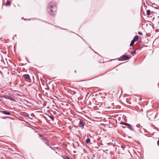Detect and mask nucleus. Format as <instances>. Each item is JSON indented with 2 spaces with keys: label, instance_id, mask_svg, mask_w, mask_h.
<instances>
[{
  "label": "nucleus",
  "instance_id": "7ed1b4c3",
  "mask_svg": "<svg viewBox=\"0 0 159 159\" xmlns=\"http://www.w3.org/2000/svg\"><path fill=\"white\" fill-rule=\"evenodd\" d=\"M23 77L25 80L28 82H30L31 81V79L29 75L28 74L24 75Z\"/></svg>",
  "mask_w": 159,
  "mask_h": 159
},
{
  "label": "nucleus",
  "instance_id": "412c9836",
  "mask_svg": "<svg viewBox=\"0 0 159 159\" xmlns=\"http://www.w3.org/2000/svg\"><path fill=\"white\" fill-rule=\"evenodd\" d=\"M139 124H137V125H136V127H139Z\"/></svg>",
  "mask_w": 159,
  "mask_h": 159
},
{
  "label": "nucleus",
  "instance_id": "f257e3e1",
  "mask_svg": "<svg viewBox=\"0 0 159 159\" xmlns=\"http://www.w3.org/2000/svg\"><path fill=\"white\" fill-rule=\"evenodd\" d=\"M57 3L55 2H52L48 4L47 11L49 14L51 16L54 15L57 11Z\"/></svg>",
  "mask_w": 159,
  "mask_h": 159
},
{
  "label": "nucleus",
  "instance_id": "4468645a",
  "mask_svg": "<svg viewBox=\"0 0 159 159\" xmlns=\"http://www.w3.org/2000/svg\"><path fill=\"white\" fill-rule=\"evenodd\" d=\"M150 10H147V14L148 15H150Z\"/></svg>",
  "mask_w": 159,
  "mask_h": 159
},
{
  "label": "nucleus",
  "instance_id": "0eeeda50",
  "mask_svg": "<svg viewBox=\"0 0 159 159\" xmlns=\"http://www.w3.org/2000/svg\"><path fill=\"white\" fill-rule=\"evenodd\" d=\"M1 112L6 115H11V113L9 112L6 111H1Z\"/></svg>",
  "mask_w": 159,
  "mask_h": 159
},
{
  "label": "nucleus",
  "instance_id": "ddd939ff",
  "mask_svg": "<svg viewBox=\"0 0 159 159\" xmlns=\"http://www.w3.org/2000/svg\"><path fill=\"white\" fill-rule=\"evenodd\" d=\"M136 53V52L135 51L132 52H130V54L132 55H133V56H134V55Z\"/></svg>",
  "mask_w": 159,
  "mask_h": 159
},
{
  "label": "nucleus",
  "instance_id": "2eb2a0df",
  "mask_svg": "<svg viewBox=\"0 0 159 159\" xmlns=\"http://www.w3.org/2000/svg\"><path fill=\"white\" fill-rule=\"evenodd\" d=\"M50 118L52 120H54V117L53 116H50Z\"/></svg>",
  "mask_w": 159,
  "mask_h": 159
},
{
  "label": "nucleus",
  "instance_id": "9b49d317",
  "mask_svg": "<svg viewBox=\"0 0 159 159\" xmlns=\"http://www.w3.org/2000/svg\"><path fill=\"white\" fill-rule=\"evenodd\" d=\"M90 142V140L89 138H88L86 140V142L87 143H89Z\"/></svg>",
  "mask_w": 159,
  "mask_h": 159
},
{
  "label": "nucleus",
  "instance_id": "20e7f679",
  "mask_svg": "<svg viewBox=\"0 0 159 159\" xmlns=\"http://www.w3.org/2000/svg\"><path fill=\"white\" fill-rule=\"evenodd\" d=\"M41 139L44 143L48 146H49V141L47 139V138L46 137H42Z\"/></svg>",
  "mask_w": 159,
  "mask_h": 159
},
{
  "label": "nucleus",
  "instance_id": "f8f14e48",
  "mask_svg": "<svg viewBox=\"0 0 159 159\" xmlns=\"http://www.w3.org/2000/svg\"><path fill=\"white\" fill-rule=\"evenodd\" d=\"M10 4H11L10 2L9 1H7V2L6 3V6H10Z\"/></svg>",
  "mask_w": 159,
  "mask_h": 159
},
{
  "label": "nucleus",
  "instance_id": "1a4fd4ad",
  "mask_svg": "<svg viewBox=\"0 0 159 159\" xmlns=\"http://www.w3.org/2000/svg\"><path fill=\"white\" fill-rule=\"evenodd\" d=\"M128 128H129L131 131H134V128L132 126L130 125V126H129Z\"/></svg>",
  "mask_w": 159,
  "mask_h": 159
},
{
  "label": "nucleus",
  "instance_id": "f03ea898",
  "mask_svg": "<svg viewBox=\"0 0 159 159\" xmlns=\"http://www.w3.org/2000/svg\"><path fill=\"white\" fill-rule=\"evenodd\" d=\"M157 113L154 112L152 113L149 112L147 114V116L149 120H154L156 117Z\"/></svg>",
  "mask_w": 159,
  "mask_h": 159
},
{
  "label": "nucleus",
  "instance_id": "9d476101",
  "mask_svg": "<svg viewBox=\"0 0 159 159\" xmlns=\"http://www.w3.org/2000/svg\"><path fill=\"white\" fill-rule=\"evenodd\" d=\"M135 42L133 40H132L130 43V46H132Z\"/></svg>",
  "mask_w": 159,
  "mask_h": 159
},
{
  "label": "nucleus",
  "instance_id": "6e6552de",
  "mask_svg": "<svg viewBox=\"0 0 159 159\" xmlns=\"http://www.w3.org/2000/svg\"><path fill=\"white\" fill-rule=\"evenodd\" d=\"M139 37L138 35L135 36L134 37L133 40L135 42L139 39Z\"/></svg>",
  "mask_w": 159,
  "mask_h": 159
},
{
  "label": "nucleus",
  "instance_id": "4be33fe9",
  "mask_svg": "<svg viewBox=\"0 0 159 159\" xmlns=\"http://www.w3.org/2000/svg\"><path fill=\"white\" fill-rule=\"evenodd\" d=\"M157 144L159 146V140L157 141Z\"/></svg>",
  "mask_w": 159,
  "mask_h": 159
},
{
  "label": "nucleus",
  "instance_id": "b1692460",
  "mask_svg": "<svg viewBox=\"0 0 159 159\" xmlns=\"http://www.w3.org/2000/svg\"><path fill=\"white\" fill-rule=\"evenodd\" d=\"M67 158H68V159H70L68 157H67Z\"/></svg>",
  "mask_w": 159,
  "mask_h": 159
},
{
  "label": "nucleus",
  "instance_id": "a878e982",
  "mask_svg": "<svg viewBox=\"0 0 159 159\" xmlns=\"http://www.w3.org/2000/svg\"><path fill=\"white\" fill-rule=\"evenodd\" d=\"M22 19H24L23 17L22 18Z\"/></svg>",
  "mask_w": 159,
  "mask_h": 159
},
{
  "label": "nucleus",
  "instance_id": "393cba45",
  "mask_svg": "<svg viewBox=\"0 0 159 159\" xmlns=\"http://www.w3.org/2000/svg\"><path fill=\"white\" fill-rule=\"evenodd\" d=\"M49 147H50V148H52L50 146H49Z\"/></svg>",
  "mask_w": 159,
  "mask_h": 159
},
{
  "label": "nucleus",
  "instance_id": "423d86ee",
  "mask_svg": "<svg viewBox=\"0 0 159 159\" xmlns=\"http://www.w3.org/2000/svg\"><path fill=\"white\" fill-rule=\"evenodd\" d=\"M84 123L82 120H80L79 124V126L83 129L84 128Z\"/></svg>",
  "mask_w": 159,
  "mask_h": 159
},
{
  "label": "nucleus",
  "instance_id": "dca6fc26",
  "mask_svg": "<svg viewBox=\"0 0 159 159\" xmlns=\"http://www.w3.org/2000/svg\"><path fill=\"white\" fill-rule=\"evenodd\" d=\"M26 116L27 117H28V118H29V119H31V120H33V118H30V117H29V115H26Z\"/></svg>",
  "mask_w": 159,
  "mask_h": 159
},
{
  "label": "nucleus",
  "instance_id": "aec40b11",
  "mask_svg": "<svg viewBox=\"0 0 159 159\" xmlns=\"http://www.w3.org/2000/svg\"><path fill=\"white\" fill-rule=\"evenodd\" d=\"M125 123H124V122H121L120 123V124H122V125H124V124H125Z\"/></svg>",
  "mask_w": 159,
  "mask_h": 159
},
{
  "label": "nucleus",
  "instance_id": "5701e85b",
  "mask_svg": "<svg viewBox=\"0 0 159 159\" xmlns=\"http://www.w3.org/2000/svg\"><path fill=\"white\" fill-rule=\"evenodd\" d=\"M39 137H42V135L41 134H39Z\"/></svg>",
  "mask_w": 159,
  "mask_h": 159
},
{
  "label": "nucleus",
  "instance_id": "a211bd4d",
  "mask_svg": "<svg viewBox=\"0 0 159 159\" xmlns=\"http://www.w3.org/2000/svg\"><path fill=\"white\" fill-rule=\"evenodd\" d=\"M138 34H139L142 35V33L141 32H139L138 33Z\"/></svg>",
  "mask_w": 159,
  "mask_h": 159
},
{
  "label": "nucleus",
  "instance_id": "6ab92c4d",
  "mask_svg": "<svg viewBox=\"0 0 159 159\" xmlns=\"http://www.w3.org/2000/svg\"><path fill=\"white\" fill-rule=\"evenodd\" d=\"M2 97H3V98H6V99H7V96H6V95L3 96H2Z\"/></svg>",
  "mask_w": 159,
  "mask_h": 159
},
{
  "label": "nucleus",
  "instance_id": "bb28decb",
  "mask_svg": "<svg viewBox=\"0 0 159 159\" xmlns=\"http://www.w3.org/2000/svg\"><path fill=\"white\" fill-rule=\"evenodd\" d=\"M22 19H24L23 17L22 18Z\"/></svg>",
  "mask_w": 159,
  "mask_h": 159
},
{
  "label": "nucleus",
  "instance_id": "39448f33",
  "mask_svg": "<svg viewBox=\"0 0 159 159\" xmlns=\"http://www.w3.org/2000/svg\"><path fill=\"white\" fill-rule=\"evenodd\" d=\"M130 58L128 56L126 55H124L121 56L120 58V60L121 61H124L128 59H130Z\"/></svg>",
  "mask_w": 159,
  "mask_h": 159
},
{
  "label": "nucleus",
  "instance_id": "f3484780",
  "mask_svg": "<svg viewBox=\"0 0 159 159\" xmlns=\"http://www.w3.org/2000/svg\"><path fill=\"white\" fill-rule=\"evenodd\" d=\"M124 125H127V126H130V124H128V123H125V124H124Z\"/></svg>",
  "mask_w": 159,
  "mask_h": 159
}]
</instances>
